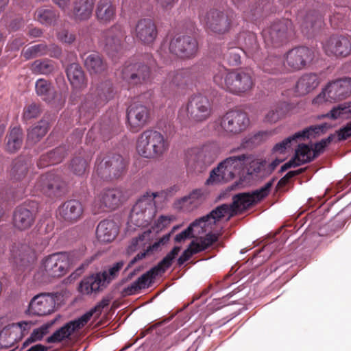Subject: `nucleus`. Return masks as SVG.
<instances>
[{"mask_svg": "<svg viewBox=\"0 0 351 351\" xmlns=\"http://www.w3.org/2000/svg\"><path fill=\"white\" fill-rule=\"evenodd\" d=\"M274 180L267 182L263 186L252 193H241L233 196L232 204H223L213 210L209 214L215 224L222 217H232L259 202L268 195Z\"/></svg>", "mask_w": 351, "mask_h": 351, "instance_id": "1", "label": "nucleus"}, {"mask_svg": "<svg viewBox=\"0 0 351 351\" xmlns=\"http://www.w3.org/2000/svg\"><path fill=\"white\" fill-rule=\"evenodd\" d=\"M213 82L219 87L235 95L249 91L254 85L248 70L228 72L223 66H217L214 71Z\"/></svg>", "mask_w": 351, "mask_h": 351, "instance_id": "2", "label": "nucleus"}, {"mask_svg": "<svg viewBox=\"0 0 351 351\" xmlns=\"http://www.w3.org/2000/svg\"><path fill=\"white\" fill-rule=\"evenodd\" d=\"M169 145L167 139L160 132L147 130L138 138L136 151L143 158H156L162 156L168 150Z\"/></svg>", "mask_w": 351, "mask_h": 351, "instance_id": "3", "label": "nucleus"}, {"mask_svg": "<svg viewBox=\"0 0 351 351\" xmlns=\"http://www.w3.org/2000/svg\"><path fill=\"white\" fill-rule=\"evenodd\" d=\"M213 112V105L209 99L197 94L191 96L186 106L180 108L178 117L182 121L202 123L208 120Z\"/></svg>", "mask_w": 351, "mask_h": 351, "instance_id": "4", "label": "nucleus"}, {"mask_svg": "<svg viewBox=\"0 0 351 351\" xmlns=\"http://www.w3.org/2000/svg\"><path fill=\"white\" fill-rule=\"evenodd\" d=\"M249 158L250 156L244 154L227 158L211 171L206 183L216 184L228 182L239 174Z\"/></svg>", "mask_w": 351, "mask_h": 351, "instance_id": "5", "label": "nucleus"}, {"mask_svg": "<svg viewBox=\"0 0 351 351\" xmlns=\"http://www.w3.org/2000/svg\"><path fill=\"white\" fill-rule=\"evenodd\" d=\"M114 95L112 84L110 82L101 83L94 94L88 95L80 107V114L86 120L90 119L97 108L106 104Z\"/></svg>", "mask_w": 351, "mask_h": 351, "instance_id": "6", "label": "nucleus"}, {"mask_svg": "<svg viewBox=\"0 0 351 351\" xmlns=\"http://www.w3.org/2000/svg\"><path fill=\"white\" fill-rule=\"evenodd\" d=\"M180 247L176 246L169 252L158 264L140 276L130 284L125 291L128 295L136 293L138 291L148 287L152 280L159 274L164 273L172 264V261L178 256Z\"/></svg>", "mask_w": 351, "mask_h": 351, "instance_id": "7", "label": "nucleus"}, {"mask_svg": "<svg viewBox=\"0 0 351 351\" xmlns=\"http://www.w3.org/2000/svg\"><path fill=\"white\" fill-rule=\"evenodd\" d=\"M158 195V193L149 192L143 195L132 209L130 215V222L138 227L148 226L156 215L154 199Z\"/></svg>", "mask_w": 351, "mask_h": 351, "instance_id": "8", "label": "nucleus"}, {"mask_svg": "<svg viewBox=\"0 0 351 351\" xmlns=\"http://www.w3.org/2000/svg\"><path fill=\"white\" fill-rule=\"evenodd\" d=\"M126 167V161L119 154L99 156L96 160L95 175L101 180H108L121 176Z\"/></svg>", "mask_w": 351, "mask_h": 351, "instance_id": "9", "label": "nucleus"}, {"mask_svg": "<svg viewBox=\"0 0 351 351\" xmlns=\"http://www.w3.org/2000/svg\"><path fill=\"white\" fill-rule=\"evenodd\" d=\"M217 153L210 145L189 149L185 153V162L191 171L202 172L216 159Z\"/></svg>", "mask_w": 351, "mask_h": 351, "instance_id": "10", "label": "nucleus"}, {"mask_svg": "<svg viewBox=\"0 0 351 351\" xmlns=\"http://www.w3.org/2000/svg\"><path fill=\"white\" fill-rule=\"evenodd\" d=\"M215 130L228 135L238 134L245 130L250 125L247 114L240 110H230L215 122Z\"/></svg>", "mask_w": 351, "mask_h": 351, "instance_id": "11", "label": "nucleus"}, {"mask_svg": "<svg viewBox=\"0 0 351 351\" xmlns=\"http://www.w3.org/2000/svg\"><path fill=\"white\" fill-rule=\"evenodd\" d=\"M351 94V79L345 78L329 82L313 100L315 104L336 102L348 98Z\"/></svg>", "mask_w": 351, "mask_h": 351, "instance_id": "12", "label": "nucleus"}, {"mask_svg": "<svg viewBox=\"0 0 351 351\" xmlns=\"http://www.w3.org/2000/svg\"><path fill=\"white\" fill-rule=\"evenodd\" d=\"M124 191L119 188L103 190L94 202L95 213L104 212L106 209L114 210L119 207L125 199Z\"/></svg>", "mask_w": 351, "mask_h": 351, "instance_id": "13", "label": "nucleus"}, {"mask_svg": "<svg viewBox=\"0 0 351 351\" xmlns=\"http://www.w3.org/2000/svg\"><path fill=\"white\" fill-rule=\"evenodd\" d=\"M293 32L291 21L282 19L275 21L263 31V37L267 44L278 45L285 41Z\"/></svg>", "mask_w": 351, "mask_h": 351, "instance_id": "14", "label": "nucleus"}, {"mask_svg": "<svg viewBox=\"0 0 351 351\" xmlns=\"http://www.w3.org/2000/svg\"><path fill=\"white\" fill-rule=\"evenodd\" d=\"M197 50V40L190 36H176L169 43L170 52L181 58H193L196 55Z\"/></svg>", "mask_w": 351, "mask_h": 351, "instance_id": "15", "label": "nucleus"}, {"mask_svg": "<svg viewBox=\"0 0 351 351\" xmlns=\"http://www.w3.org/2000/svg\"><path fill=\"white\" fill-rule=\"evenodd\" d=\"M69 267V258L65 253H55L46 257L41 265L42 269L51 277L64 275Z\"/></svg>", "mask_w": 351, "mask_h": 351, "instance_id": "16", "label": "nucleus"}, {"mask_svg": "<svg viewBox=\"0 0 351 351\" xmlns=\"http://www.w3.org/2000/svg\"><path fill=\"white\" fill-rule=\"evenodd\" d=\"M203 23L210 31L217 34H224L230 28V20L223 12L215 9L202 13L199 16Z\"/></svg>", "mask_w": 351, "mask_h": 351, "instance_id": "17", "label": "nucleus"}, {"mask_svg": "<svg viewBox=\"0 0 351 351\" xmlns=\"http://www.w3.org/2000/svg\"><path fill=\"white\" fill-rule=\"evenodd\" d=\"M125 38V32L122 25L119 23L104 31L101 36V43L106 52L111 56L118 52L121 48Z\"/></svg>", "mask_w": 351, "mask_h": 351, "instance_id": "18", "label": "nucleus"}, {"mask_svg": "<svg viewBox=\"0 0 351 351\" xmlns=\"http://www.w3.org/2000/svg\"><path fill=\"white\" fill-rule=\"evenodd\" d=\"M150 76L149 68L141 62L126 64L121 70V77L129 84L146 82Z\"/></svg>", "mask_w": 351, "mask_h": 351, "instance_id": "19", "label": "nucleus"}, {"mask_svg": "<svg viewBox=\"0 0 351 351\" xmlns=\"http://www.w3.org/2000/svg\"><path fill=\"white\" fill-rule=\"evenodd\" d=\"M323 49L328 56L347 57L351 54V38L343 35L332 36L324 43Z\"/></svg>", "mask_w": 351, "mask_h": 351, "instance_id": "20", "label": "nucleus"}, {"mask_svg": "<svg viewBox=\"0 0 351 351\" xmlns=\"http://www.w3.org/2000/svg\"><path fill=\"white\" fill-rule=\"evenodd\" d=\"M56 307V295L51 293H40L35 295L30 301L27 313L44 316L53 313Z\"/></svg>", "mask_w": 351, "mask_h": 351, "instance_id": "21", "label": "nucleus"}, {"mask_svg": "<svg viewBox=\"0 0 351 351\" xmlns=\"http://www.w3.org/2000/svg\"><path fill=\"white\" fill-rule=\"evenodd\" d=\"M36 213L37 204L35 202L18 206L13 215L14 226L20 230L29 228L34 222Z\"/></svg>", "mask_w": 351, "mask_h": 351, "instance_id": "22", "label": "nucleus"}, {"mask_svg": "<svg viewBox=\"0 0 351 351\" xmlns=\"http://www.w3.org/2000/svg\"><path fill=\"white\" fill-rule=\"evenodd\" d=\"M215 225L211 219L210 214L203 216L194 221L186 230L182 231L175 237V241L181 243L189 237H197L202 233L207 232L213 228Z\"/></svg>", "mask_w": 351, "mask_h": 351, "instance_id": "23", "label": "nucleus"}, {"mask_svg": "<svg viewBox=\"0 0 351 351\" xmlns=\"http://www.w3.org/2000/svg\"><path fill=\"white\" fill-rule=\"evenodd\" d=\"M64 184L60 177L53 172H49L40 176L35 188L47 196L59 195Z\"/></svg>", "mask_w": 351, "mask_h": 351, "instance_id": "24", "label": "nucleus"}, {"mask_svg": "<svg viewBox=\"0 0 351 351\" xmlns=\"http://www.w3.org/2000/svg\"><path fill=\"white\" fill-rule=\"evenodd\" d=\"M86 317L82 316L77 319L71 320L62 327L56 330L51 336L47 338V342L49 343H57L63 341L68 340L71 335L82 328L86 324Z\"/></svg>", "mask_w": 351, "mask_h": 351, "instance_id": "25", "label": "nucleus"}, {"mask_svg": "<svg viewBox=\"0 0 351 351\" xmlns=\"http://www.w3.org/2000/svg\"><path fill=\"white\" fill-rule=\"evenodd\" d=\"M207 192L204 189H195L189 195L177 199L174 207L183 212H191L197 208L206 200Z\"/></svg>", "mask_w": 351, "mask_h": 351, "instance_id": "26", "label": "nucleus"}, {"mask_svg": "<svg viewBox=\"0 0 351 351\" xmlns=\"http://www.w3.org/2000/svg\"><path fill=\"white\" fill-rule=\"evenodd\" d=\"M149 117V109L144 105H130L127 110V120L130 129L134 132H138L147 123Z\"/></svg>", "mask_w": 351, "mask_h": 351, "instance_id": "27", "label": "nucleus"}, {"mask_svg": "<svg viewBox=\"0 0 351 351\" xmlns=\"http://www.w3.org/2000/svg\"><path fill=\"white\" fill-rule=\"evenodd\" d=\"M217 239L218 236L216 234L209 232L204 237H201L193 241L189 247L178 258V265L179 266L182 265L193 254L206 250L217 241Z\"/></svg>", "mask_w": 351, "mask_h": 351, "instance_id": "28", "label": "nucleus"}, {"mask_svg": "<svg viewBox=\"0 0 351 351\" xmlns=\"http://www.w3.org/2000/svg\"><path fill=\"white\" fill-rule=\"evenodd\" d=\"M136 39L144 45H152L155 41L158 30L154 22L150 19H142L138 21L134 29Z\"/></svg>", "mask_w": 351, "mask_h": 351, "instance_id": "29", "label": "nucleus"}, {"mask_svg": "<svg viewBox=\"0 0 351 351\" xmlns=\"http://www.w3.org/2000/svg\"><path fill=\"white\" fill-rule=\"evenodd\" d=\"M313 59L311 51L305 47L294 48L287 55V64L294 70L304 68Z\"/></svg>", "mask_w": 351, "mask_h": 351, "instance_id": "30", "label": "nucleus"}, {"mask_svg": "<svg viewBox=\"0 0 351 351\" xmlns=\"http://www.w3.org/2000/svg\"><path fill=\"white\" fill-rule=\"evenodd\" d=\"M83 211V206L80 202L71 199L60 206L57 213L60 219L74 223L81 218Z\"/></svg>", "mask_w": 351, "mask_h": 351, "instance_id": "31", "label": "nucleus"}, {"mask_svg": "<svg viewBox=\"0 0 351 351\" xmlns=\"http://www.w3.org/2000/svg\"><path fill=\"white\" fill-rule=\"evenodd\" d=\"M316 157V154L313 150L307 145L300 144L295 150L294 157L289 162L284 164L280 171L283 172L291 167H298L304 163L308 162Z\"/></svg>", "mask_w": 351, "mask_h": 351, "instance_id": "32", "label": "nucleus"}, {"mask_svg": "<svg viewBox=\"0 0 351 351\" xmlns=\"http://www.w3.org/2000/svg\"><path fill=\"white\" fill-rule=\"evenodd\" d=\"M11 261L19 268H25L34 261L31 250L25 245H14L11 250Z\"/></svg>", "mask_w": 351, "mask_h": 351, "instance_id": "33", "label": "nucleus"}, {"mask_svg": "<svg viewBox=\"0 0 351 351\" xmlns=\"http://www.w3.org/2000/svg\"><path fill=\"white\" fill-rule=\"evenodd\" d=\"M302 32L309 34L314 29H319L322 25V16L317 11L308 12L305 16L300 13L298 16Z\"/></svg>", "mask_w": 351, "mask_h": 351, "instance_id": "34", "label": "nucleus"}, {"mask_svg": "<svg viewBox=\"0 0 351 351\" xmlns=\"http://www.w3.org/2000/svg\"><path fill=\"white\" fill-rule=\"evenodd\" d=\"M118 232V227L113 221L104 220L97 225L96 236L100 242L110 243L115 239Z\"/></svg>", "mask_w": 351, "mask_h": 351, "instance_id": "35", "label": "nucleus"}, {"mask_svg": "<svg viewBox=\"0 0 351 351\" xmlns=\"http://www.w3.org/2000/svg\"><path fill=\"white\" fill-rule=\"evenodd\" d=\"M99 273L84 278L79 286V291L84 295L96 293L107 286Z\"/></svg>", "mask_w": 351, "mask_h": 351, "instance_id": "36", "label": "nucleus"}, {"mask_svg": "<svg viewBox=\"0 0 351 351\" xmlns=\"http://www.w3.org/2000/svg\"><path fill=\"white\" fill-rule=\"evenodd\" d=\"M95 15L101 23H109L116 16V8L110 0H99L97 4Z\"/></svg>", "mask_w": 351, "mask_h": 351, "instance_id": "37", "label": "nucleus"}, {"mask_svg": "<svg viewBox=\"0 0 351 351\" xmlns=\"http://www.w3.org/2000/svg\"><path fill=\"white\" fill-rule=\"evenodd\" d=\"M94 0H74L73 17L77 21H86L92 16Z\"/></svg>", "mask_w": 351, "mask_h": 351, "instance_id": "38", "label": "nucleus"}, {"mask_svg": "<svg viewBox=\"0 0 351 351\" xmlns=\"http://www.w3.org/2000/svg\"><path fill=\"white\" fill-rule=\"evenodd\" d=\"M320 83V80L315 73L304 74L297 82L296 92L299 95H305L315 89Z\"/></svg>", "mask_w": 351, "mask_h": 351, "instance_id": "39", "label": "nucleus"}, {"mask_svg": "<svg viewBox=\"0 0 351 351\" xmlns=\"http://www.w3.org/2000/svg\"><path fill=\"white\" fill-rule=\"evenodd\" d=\"M66 72L67 77L74 88L81 89L86 86L84 73L80 64L77 63L69 64Z\"/></svg>", "mask_w": 351, "mask_h": 351, "instance_id": "40", "label": "nucleus"}, {"mask_svg": "<svg viewBox=\"0 0 351 351\" xmlns=\"http://www.w3.org/2000/svg\"><path fill=\"white\" fill-rule=\"evenodd\" d=\"M19 330L13 324L5 326L0 332V348H8L12 347L20 341L18 336Z\"/></svg>", "mask_w": 351, "mask_h": 351, "instance_id": "41", "label": "nucleus"}, {"mask_svg": "<svg viewBox=\"0 0 351 351\" xmlns=\"http://www.w3.org/2000/svg\"><path fill=\"white\" fill-rule=\"evenodd\" d=\"M36 94L47 103L53 102L56 97V92L51 83L45 79H38L35 84Z\"/></svg>", "mask_w": 351, "mask_h": 351, "instance_id": "42", "label": "nucleus"}, {"mask_svg": "<svg viewBox=\"0 0 351 351\" xmlns=\"http://www.w3.org/2000/svg\"><path fill=\"white\" fill-rule=\"evenodd\" d=\"M84 65L90 74H98L105 71L107 65L97 53H93L84 58Z\"/></svg>", "mask_w": 351, "mask_h": 351, "instance_id": "43", "label": "nucleus"}, {"mask_svg": "<svg viewBox=\"0 0 351 351\" xmlns=\"http://www.w3.org/2000/svg\"><path fill=\"white\" fill-rule=\"evenodd\" d=\"M6 150L10 153L18 151L23 144V134L20 128H13L6 136Z\"/></svg>", "mask_w": 351, "mask_h": 351, "instance_id": "44", "label": "nucleus"}, {"mask_svg": "<svg viewBox=\"0 0 351 351\" xmlns=\"http://www.w3.org/2000/svg\"><path fill=\"white\" fill-rule=\"evenodd\" d=\"M66 154L64 147H58L40 156L38 162L40 167L55 165L62 161Z\"/></svg>", "mask_w": 351, "mask_h": 351, "instance_id": "45", "label": "nucleus"}, {"mask_svg": "<svg viewBox=\"0 0 351 351\" xmlns=\"http://www.w3.org/2000/svg\"><path fill=\"white\" fill-rule=\"evenodd\" d=\"M47 130L48 122L40 121L28 130L27 143L31 145L36 144L46 134Z\"/></svg>", "mask_w": 351, "mask_h": 351, "instance_id": "46", "label": "nucleus"}, {"mask_svg": "<svg viewBox=\"0 0 351 351\" xmlns=\"http://www.w3.org/2000/svg\"><path fill=\"white\" fill-rule=\"evenodd\" d=\"M58 17V13L52 8H40L35 12V19L46 26L55 25Z\"/></svg>", "mask_w": 351, "mask_h": 351, "instance_id": "47", "label": "nucleus"}, {"mask_svg": "<svg viewBox=\"0 0 351 351\" xmlns=\"http://www.w3.org/2000/svg\"><path fill=\"white\" fill-rule=\"evenodd\" d=\"M88 157L85 156L84 150L79 152L78 155L75 156L70 163L69 168L71 171L76 176H83L88 168Z\"/></svg>", "mask_w": 351, "mask_h": 351, "instance_id": "48", "label": "nucleus"}, {"mask_svg": "<svg viewBox=\"0 0 351 351\" xmlns=\"http://www.w3.org/2000/svg\"><path fill=\"white\" fill-rule=\"evenodd\" d=\"M191 77L192 72L190 69H182L169 73L168 80L172 85L178 88H182L188 83Z\"/></svg>", "mask_w": 351, "mask_h": 351, "instance_id": "49", "label": "nucleus"}, {"mask_svg": "<svg viewBox=\"0 0 351 351\" xmlns=\"http://www.w3.org/2000/svg\"><path fill=\"white\" fill-rule=\"evenodd\" d=\"M262 69L269 73H277L283 71L282 59L278 56H269L266 58L262 64Z\"/></svg>", "mask_w": 351, "mask_h": 351, "instance_id": "50", "label": "nucleus"}, {"mask_svg": "<svg viewBox=\"0 0 351 351\" xmlns=\"http://www.w3.org/2000/svg\"><path fill=\"white\" fill-rule=\"evenodd\" d=\"M54 321L43 324L40 327L34 329L30 336L23 342V347H27L33 342L40 341L48 333L49 328Z\"/></svg>", "mask_w": 351, "mask_h": 351, "instance_id": "51", "label": "nucleus"}, {"mask_svg": "<svg viewBox=\"0 0 351 351\" xmlns=\"http://www.w3.org/2000/svg\"><path fill=\"white\" fill-rule=\"evenodd\" d=\"M330 125L328 123H322L320 125H312L302 131H300L295 133V137H299L300 139H304L305 138H310L311 136H315L317 134L324 133Z\"/></svg>", "mask_w": 351, "mask_h": 351, "instance_id": "52", "label": "nucleus"}, {"mask_svg": "<svg viewBox=\"0 0 351 351\" xmlns=\"http://www.w3.org/2000/svg\"><path fill=\"white\" fill-rule=\"evenodd\" d=\"M48 54V47L43 43L35 45L23 49L22 55L26 60H30L38 56Z\"/></svg>", "mask_w": 351, "mask_h": 351, "instance_id": "53", "label": "nucleus"}, {"mask_svg": "<svg viewBox=\"0 0 351 351\" xmlns=\"http://www.w3.org/2000/svg\"><path fill=\"white\" fill-rule=\"evenodd\" d=\"M123 265L124 263L119 261L114 264L108 269L99 273L101 279L105 280L104 282L106 286L118 276L119 271L122 269Z\"/></svg>", "mask_w": 351, "mask_h": 351, "instance_id": "54", "label": "nucleus"}, {"mask_svg": "<svg viewBox=\"0 0 351 351\" xmlns=\"http://www.w3.org/2000/svg\"><path fill=\"white\" fill-rule=\"evenodd\" d=\"M287 104L282 103L272 108L265 116V121L275 123L278 121L286 112Z\"/></svg>", "mask_w": 351, "mask_h": 351, "instance_id": "55", "label": "nucleus"}, {"mask_svg": "<svg viewBox=\"0 0 351 351\" xmlns=\"http://www.w3.org/2000/svg\"><path fill=\"white\" fill-rule=\"evenodd\" d=\"M169 234L165 235L158 241L155 242L152 245L149 246L145 252L138 254L132 260L130 261L128 267H126V269H128L130 267H131L132 265L134 264L137 261L144 258L150 251H156L158 249L160 245H163L167 243L169 240Z\"/></svg>", "mask_w": 351, "mask_h": 351, "instance_id": "56", "label": "nucleus"}, {"mask_svg": "<svg viewBox=\"0 0 351 351\" xmlns=\"http://www.w3.org/2000/svg\"><path fill=\"white\" fill-rule=\"evenodd\" d=\"M54 69L53 62L50 60H36L32 64V69L35 73L44 75L51 73Z\"/></svg>", "mask_w": 351, "mask_h": 351, "instance_id": "57", "label": "nucleus"}, {"mask_svg": "<svg viewBox=\"0 0 351 351\" xmlns=\"http://www.w3.org/2000/svg\"><path fill=\"white\" fill-rule=\"evenodd\" d=\"M267 162L266 160L253 162L248 169V173L258 178L265 177L269 173H267Z\"/></svg>", "mask_w": 351, "mask_h": 351, "instance_id": "58", "label": "nucleus"}, {"mask_svg": "<svg viewBox=\"0 0 351 351\" xmlns=\"http://www.w3.org/2000/svg\"><path fill=\"white\" fill-rule=\"evenodd\" d=\"M110 302V298L109 297H105L95 307L82 315V317H86L85 319L86 324L90 321L94 314H95L97 317L99 316L101 313L102 310L109 305Z\"/></svg>", "mask_w": 351, "mask_h": 351, "instance_id": "59", "label": "nucleus"}, {"mask_svg": "<svg viewBox=\"0 0 351 351\" xmlns=\"http://www.w3.org/2000/svg\"><path fill=\"white\" fill-rule=\"evenodd\" d=\"M28 165L23 159H17L13 163L12 174L15 180H21L27 172Z\"/></svg>", "mask_w": 351, "mask_h": 351, "instance_id": "60", "label": "nucleus"}, {"mask_svg": "<svg viewBox=\"0 0 351 351\" xmlns=\"http://www.w3.org/2000/svg\"><path fill=\"white\" fill-rule=\"evenodd\" d=\"M267 11V3L263 1L258 6L252 5L250 9L245 11L246 16L250 20H256L262 14Z\"/></svg>", "mask_w": 351, "mask_h": 351, "instance_id": "61", "label": "nucleus"}, {"mask_svg": "<svg viewBox=\"0 0 351 351\" xmlns=\"http://www.w3.org/2000/svg\"><path fill=\"white\" fill-rule=\"evenodd\" d=\"M300 140L299 137H295V134L285 138L282 142L277 143L273 148V152L275 153L282 154L285 150L290 147L293 142L297 143Z\"/></svg>", "mask_w": 351, "mask_h": 351, "instance_id": "62", "label": "nucleus"}, {"mask_svg": "<svg viewBox=\"0 0 351 351\" xmlns=\"http://www.w3.org/2000/svg\"><path fill=\"white\" fill-rule=\"evenodd\" d=\"M146 236H148V234L144 232L138 237L132 239L130 244L128 247L127 252L128 254H132L144 247L145 244V238Z\"/></svg>", "mask_w": 351, "mask_h": 351, "instance_id": "63", "label": "nucleus"}, {"mask_svg": "<svg viewBox=\"0 0 351 351\" xmlns=\"http://www.w3.org/2000/svg\"><path fill=\"white\" fill-rule=\"evenodd\" d=\"M12 324L14 328H16L19 330L18 336L20 340H21L24 336L27 335L29 332L34 325V323L32 321H23L18 323H14Z\"/></svg>", "mask_w": 351, "mask_h": 351, "instance_id": "64", "label": "nucleus"}]
</instances>
